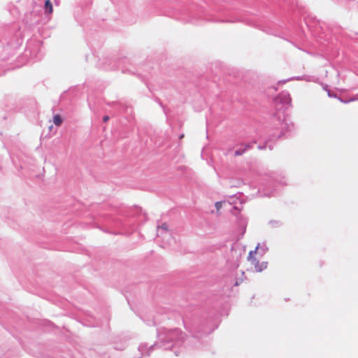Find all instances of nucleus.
Segmentation results:
<instances>
[{"label": "nucleus", "instance_id": "nucleus-1", "mask_svg": "<svg viewBox=\"0 0 358 358\" xmlns=\"http://www.w3.org/2000/svg\"><path fill=\"white\" fill-rule=\"evenodd\" d=\"M257 247L255 250L249 252L248 259L255 271L262 272L267 268V262H262L260 263L259 260L255 258V255L257 253Z\"/></svg>", "mask_w": 358, "mask_h": 358}, {"label": "nucleus", "instance_id": "nucleus-7", "mask_svg": "<svg viewBox=\"0 0 358 358\" xmlns=\"http://www.w3.org/2000/svg\"><path fill=\"white\" fill-rule=\"evenodd\" d=\"M235 153H236V155H241V153H240L238 151H236V152H235Z\"/></svg>", "mask_w": 358, "mask_h": 358}, {"label": "nucleus", "instance_id": "nucleus-8", "mask_svg": "<svg viewBox=\"0 0 358 358\" xmlns=\"http://www.w3.org/2000/svg\"><path fill=\"white\" fill-rule=\"evenodd\" d=\"M238 285H239V283H238V282H236L235 283V285H236V286H238Z\"/></svg>", "mask_w": 358, "mask_h": 358}, {"label": "nucleus", "instance_id": "nucleus-4", "mask_svg": "<svg viewBox=\"0 0 358 358\" xmlns=\"http://www.w3.org/2000/svg\"><path fill=\"white\" fill-rule=\"evenodd\" d=\"M215 206L217 210L219 211L222 206V201L216 202Z\"/></svg>", "mask_w": 358, "mask_h": 358}, {"label": "nucleus", "instance_id": "nucleus-3", "mask_svg": "<svg viewBox=\"0 0 358 358\" xmlns=\"http://www.w3.org/2000/svg\"><path fill=\"white\" fill-rule=\"evenodd\" d=\"M62 122H63V119L59 115L57 114V115H54L53 122L55 125L60 126L62 124Z\"/></svg>", "mask_w": 358, "mask_h": 358}, {"label": "nucleus", "instance_id": "nucleus-5", "mask_svg": "<svg viewBox=\"0 0 358 358\" xmlns=\"http://www.w3.org/2000/svg\"><path fill=\"white\" fill-rule=\"evenodd\" d=\"M160 227L164 230H168V226L166 223L162 224Z\"/></svg>", "mask_w": 358, "mask_h": 358}, {"label": "nucleus", "instance_id": "nucleus-6", "mask_svg": "<svg viewBox=\"0 0 358 358\" xmlns=\"http://www.w3.org/2000/svg\"><path fill=\"white\" fill-rule=\"evenodd\" d=\"M108 119H109V117H108V116H104V117H103V121H104V122L108 121Z\"/></svg>", "mask_w": 358, "mask_h": 358}, {"label": "nucleus", "instance_id": "nucleus-2", "mask_svg": "<svg viewBox=\"0 0 358 358\" xmlns=\"http://www.w3.org/2000/svg\"><path fill=\"white\" fill-rule=\"evenodd\" d=\"M45 8L46 13L51 14L53 11V7L51 1L50 0H46L45 3Z\"/></svg>", "mask_w": 358, "mask_h": 358}]
</instances>
